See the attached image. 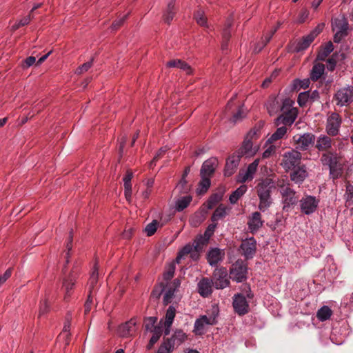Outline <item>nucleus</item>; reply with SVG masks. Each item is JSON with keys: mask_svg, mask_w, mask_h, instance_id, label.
<instances>
[{"mask_svg": "<svg viewBox=\"0 0 353 353\" xmlns=\"http://www.w3.org/2000/svg\"><path fill=\"white\" fill-rule=\"evenodd\" d=\"M256 194L259 199L258 208L262 211H266L272 204V194L276 190L274 181L270 178L261 179L255 187Z\"/></svg>", "mask_w": 353, "mask_h": 353, "instance_id": "1", "label": "nucleus"}, {"mask_svg": "<svg viewBox=\"0 0 353 353\" xmlns=\"http://www.w3.org/2000/svg\"><path fill=\"white\" fill-rule=\"evenodd\" d=\"M294 102L290 99H285L282 102L281 114L275 120V125L279 126L283 124L284 126H290L297 117L296 108H292Z\"/></svg>", "mask_w": 353, "mask_h": 353, "instance_id": "2", "label": "nucleus"}, {"mask_svg": "<svg viewBox=\"0 0 353 353\" xmlns=\"http://www.w3.org/2000/svg\"><path fill=\"white\" fill-rule=\"evenodd\" d=\"M341 157L333 151L324 152L321 157V161L323 165H327L330 169V174L333 179H336L341 175L342 163Z\"/></svg>", "mask_w": 353, "mask_h": 353, "instance_id": "3", "label": "nucleus"}, {"mask_svg": "<svg viewBox=\"0 0 353 353\" xmlns=\"http://www.w3.org/2000/svg\"><path fill=\"white\" fill-rule=\"evenodd\" d=\"M294 145L297 151H306L315 143V135L310 132L293 137Z\"/></svg>", "mask_w": 353, "mask_h": 353, "instance_id": "4", "label": "nucleus"}, {"mask_svg": "<svg viewBox=\"0 0 353 353\" xmlns=\"http://www.w3.org/2000/svg\"><path fill=\"white\" fill-rule=\"evenodd\" d=\"M279 186L281 188V194L283 199V210L288 212L291 206L297 203L298 198L296 196V192L290 188L289 183L279 185Z\"/></svg>", "mask_w": 353, "mask_h": 353, "instance_id": "5", "label": "nucleus"}, {"mask_svg": "<svg viewBox=\"0 0 353 353\" xmlns=\"http://www.w3.org/2000/svg\"><path fill=\"white\" fill-rule=\"evenodd\" d=\"M301 154L296 150H291L285 152L283 156L281 165L283 168L288 171L292 168L301 165Z\"/></svg>", "mask_w": 353, "mask_h": 353, "instance_id": "6", "label": "nucleus"}, {"mask_svg": "<svg viewBox=\"0 0 353 353\" xmlns=\"http://www.w3.org/2000/svg\"><path fill=\"white\" fill-rule=\"evenodd\" d=\"M248 268L243 261L239 259L230 268V277L236 282H242L247 279Z\"/></svg>", "mask_w": 353, "mask_h": 353, "instance_id": "7", "label": "nucleus"}, {"mask_svg": "<svg viewBox=\"0 0 353 353\" xmlns=\"http://www.w3.org/2000/svg\"><path fill=\"white\" fill-rule=\"evenodd\" d=\"M186 338L185 333L181 330H178L174 332L170 338L165 339L161 345L165 346L166 352H172L176 347L183 343Z\"/></svg>", "mask_w": 353, "mask_h": 353, "instance_id": "8", "label": "nucleus"}, {"mask_svg": "<svg viewBox=\"0 0 353 353\" xmlns=\"http://www.w3.org/2000/svg\"><path fill=\"white\" fill-rule=\"evenodd\" d=\"M225 268H216L213 272L212 281L216 289H223L230 284Z\"/></svg>", "mask_w": 353, "mask_h": 353, "instance_id": "9", "label": "nucleus"}, {"mask_svg": "<svg viewBox=\"0 0 353 353\" xmlns=\"http://www.w3.org/2000/svg\"><path fill=\"white\" fill-rule=\"evenodd\" d=\"M299 202L301 212L309 215L316 210L319 203V199L314 196L305 195Z\"/></svg>", "mask_w": 353, "mask_h": 353, "instance_id": "10", "label": "nucleus"}, {"mask_svg": "<svg viewBox=\"0 0 353 353\" xmlns=\"http://www.w3.org/2000/svg\"><path fill=\"white\" fill-rule=\"evenodd\" d=\"M332 101L339 107L347 106L353 101V93L350 89L343 88L338 90L333 97Z\"/></svg>", "mask_w": 353, "mask_h": 353, "instance_id": "11", "label": "nucleus"}, {"mask_svg": "<svg viewBox=\"0 0 353 353\" xmlns=\"http://www.w3.org/2000/svg\"><path fill=\"white\" fill-rule=\"evenodd\" d=\"M232 305L235 312L239 316H243L249 312L250 307L246 297L241 294L234 296Z\"/></svg>", "mask_w": 353, "mask_h": 353, "instance_id": "12", "label": "nucleus"}, {"mask_svg": "<svg viewBox=\"0 0 353 353\" xmlns=\"http://www.w3.org/2000/svg\"><path fill=\"white\" fill-rule=\"evenodd\" d=\"M241 254L248 260L255 255L256 251V241L254 237L243 240L241 244Z\"/></svg>", "mask_w": 353, "mask_h": 353, "instance_id": "13", "label": "nucleus"}, {"mask_svg": "<svg viewBox=\"0 0 353 353\" xmlns=\"http://www.w3.org/2000/svg\"><path fill=\"white\" fill-rule=\"evenodd\" d=\"M341 124V118L339 114L334 112L327 119L326 131L329 136L338 134Z\"/></svg>", "mask_w": 353, "mask_h": 353, "instance_id": "14", "label": "nucleus"}, {"mask_svg": "<svg viewBox=\"0 0 353 353\" xmlns=\"http://www.w3.org/2000/svg\"><path fill=\"white\" fill-rule=\"evenodd\" d=\"M290 170H291L290 174V179L296 184H301L308 175L306 166L304 164H301Z\"/></svg>", "mask_w": 353, "mask_h": 353, "instance_id": "15", "label": "nucleus"}, {"mask_svg": "<svg viewBox=\"0 0 353 353\" xmlns=\"http://www.w3.org/2000/svg\"><path fill=\"white\" fill-rule=\"evenodd\" d=\"M334 140L329 136L325 134H321L317 139H315L314 147L319 152H330L332 149Z\"/></svg>", "mask_w": 353, "mask_h": 353, "instance_id": "16", "label": "nucleus"}, {"mask_svg": "<svg viewBox=\"0 0 353 353\" xmlns=\"http://www.w3.org/2000/svg\"><path fill=\"white\" fill-rule=\"evenodd\" d=\"M217 165L218 161L216 158H210L205 161L201 166L200 175L211 177L214 174Z\"/></svg>", "mask_w": 353, "mask_h": 353, "instance_id": "17", "label": "nucleus"}, {"mask_svg": "<svg viewBox=\"0 0 353 353\" xmlns=\"http://www.w3.org/2000/svg\"><path fill=\"white\" fill-rule=\"evenodd\" d=\"M213 283L209 278L203 277L198 283V292L203 297H208L212 293Z\"/></svg>", "mask_w": 353, "mask_h": 353, "instance_id": "18", "label": "nucleus"}, {"mask_svg": "<svg viewBox=\"0 0 353 353\" xmlns=\"http://www.w3.org/2000/svg\"><path fill=\"white\" fill-rule=\"evenodd\" d=\"M240 159L241 157L236 153H234L232 155L228 157L224 169V174L225 176H230L235 172Z\"/></svg>", "mask_w": 353, "mask_h": 353, "instance_id": "19", "label": "nucleus"}, {"mask_svg": "<svg viewBox=\"0 0 353 353\" xmlns=\"http://www.w3.org/2000/svg\"><path fill=\"white\" fill-rule=\"evenodd\" d=\"M225 256V252L223 250L215 248L211 249L207 255L208 262L211 266H215L218 263L223 261Z\"/></svg>", "mask_w": 353, "mask_h": 353, "instance_id": "20", "label": "nucleus"}, {"mask_svg": "<svg viewBox=\"0 0 353 353\" xmlns=\"http://www.w3.org/2000/svg\"><path fill=\"white\" fill-rule=\"evenodd\" d=\"M263 221L261 219V214L259 212H254L249 218L248 222V228L251 233H256L263 226Z\"/></svg>", "mask_w": 353, "mask_h": 353, "instance_id": "21", "label": "nucleus"}, {"mask_svg": "<svg viewBox=\"0 0 353 353\" xmlns=\"http://www.w3.org/2000/svg\"><path fill=\"white\" fill-rule=\"evenodd\" d=\"M214 325V317H208V316L203 315L196 319L194 323V330L196 333L201 334L205 325Z\"/></svg>", "mask_w": 353, "mask_h": 353, "instance_id": "22", "label": "nucleus"}, {"mask_svg": "<svg viewBox=\"0 0 353 353\" xmlns=\"http://www.w3.org/2000/svg\"><path fill=\"white\" fill-rule=\"evenodd\" d=\"M136 325L135 321L132 319L125 323L121 325L119 327L118 332L123 337H128L132 335L134 332V326Z\"/></svg>", "mask_w": 353, "mask_h": 353, "instance_id": "23", "label": "nucleus"}, {"mask_svg": "<svg viewBox=\"0 0 353 353\" xmlns=\"http://www.w3.org/2000/svg\"><path fill=\"white\" fill-rule=\"evenodd\" d=\"M325 65L322 63L317 62L315 60L314 65L311 70L310 78L312 81H318L324 74Z\"/></svg>", "mask_w": 353, "mask_h": 353, "instance_id": "24", "label": "nucleus"}, {"mask_svg": "<svg viewBox=\"0 0 353 353\" xmlns=\"http://www.w3.org/2000/svg\"><path fill=\"white\" fill-rule=\"evenodd\" d=\"M283 101V100L279 101L276 97L270 98L267 105V110L270 115L272 116L276 114L279 112H281Z\"/></svg>", "mask_w": 353, "mask_h": 353, "instance_id": "25", "label": "nucleus"}, {"mask_svg": "<svg viewBox=\"0 0 353 353\" xmlns=\"http://www.w3.org/2000/svg\"><path fill=\"white\" fill-rule=\"evenodd\" d=\"M252 142L250 139H245L241 145V147L234 153H236L241 158L243 156H251L254 153L252 149Z\"/></svg>", "mask_w": 353, "mask_h": 353, "instance_id": "26", "label": "nucleus"}, {"mask_svg": "<svg viewBox=\"0 0 353 353\" xmlns=\"http://www.w3.org/2000/svg\"><path fill=\"white\" fill-rule=\"evenodd\" d=\"M333 50L334 46L332 43L331 41L326 43L324 46L321 47L316 60L321 61H325Z\"/></svg>", "mask_w": 353, "mask_h": 353, "instance_id": "27", "label": "nucleus"}, {"mask_svg": "<svg viewBox=\"0 0 353 353\" xmlns=\"http://www.w3.org/2000/svg\"><path fill=\"white\" fill-rule=\"evenodd\" d=\"M259 159H255L252 163H250L245 174L243 175L242 178L239 180L241 182H245L248 180H252L253 179V176L257 170V167L259 165Z\"/></svg>", "mask_w": 353, "mask_h": 353, "instance_id": "28", "label": "nucleus"}, {"mask_svg": "<svg viewBox=\"0 0 353 353\" xmlns=\"http://www.w3.org/2000/svg\"><path fill=\"white\" fill-rule=\"evenodd\" d=\"M166 65L169 68H176L185 71L188 74H192L191 67L185 61L180 59H173L168 61Z\"/></svg>", "mask_w": 353, "mask_h": 353, "instance_id": "29", "label": "nucleus"}, {"mask_svg": "<svg viewBox=\"0 0 353 353\" xmlns=\"http://www.w3.org/2000/svg\"><path fill=\"white\" fill-rule=\"evenodd\" d=\"M152 336L148 344V349H151L153 347V345L158 341L160 336H161L163 332V324L161 321H160L159 325L154 327L153 330H152Z\"/></svg>", "mask_w": 353, "mask_h": 353, "instance_id": "30", "label": "nucleus"}, {"mask_svg": "<svg viewBox=\"0 0 353 353\" xmlns=\"http://www.w3.org/2000/svg\"><path fill=\"white\" fill-rule=\"evenodd\" d=\"M314 39L310 34L303 37L296 43L294 50L296 52L307 49Z\"/></svg>", "mask_w": 353, "mask_h": 353, "instance_id": "31", "label": "nucleus"}, {"mask_svg": "<svg viewBox=\"0 0 353 353\" xmlns=\"http://www.w3.org/2000/svg\"><path fill=\"white\" fill-rule=\"evenodd\" d=\"M228 208L226 206L220 204L212 214L211 221L216 223L218 220L224 218L228 214Z\"/></svg>", "mask_w": 353, "mask_h": 353, "instance_id": "32", "label": "nucleus"}, {"mask_svg": "<svg viewBox=\"0 0 353 353\" xmlns=\"http://www.w3.org/2000/svg\"><path fill=\"white\" fill-rule=\"evenodd\" d=\"M192 197L190 195L181 196L176 201L175 208L178 212H181L185 209L192 201Z\"/></svg>", "mask_w": 353, "mask_h": 353, "instance_id": "33", "label": "nucleus"}, {"mask_svg": "<svg viewBox=\"0 0 353 353\" xmlns=\"http://www.w3.org/2000/svg\"><path fill=\"white\" fill-rule=\"evenodd\" d=\"M175 13H176V10L174 8V1L172 0L168 4L167 9L165 10V14H163L164 21L166 23L170 24V22L172 21Z\"/></svg>", "mask_w": 353, "mask_h": 353, "instance_id": "34", "label": "nucleus"}, {"mask_svg": "<svg viewBox=\"0 0 353 353\" xmlns=\"http://www.w3.org/2000/svg\"><path fill=\"white\" fill-rule=\"evenodd\" d=\"M288 131V128L286 126H282L278 128L275 132H274L272 136L268 139V142L270 143H273L281 139H283L286 134Z\"/></svg>", "mask_w": 353, "mask_h": 353, "instance_id": "35", "label": "nucleus"}, {"mask_svg": "<svg viewBox=\"0 0 353 353\" xmlns=\"http://www.w3.org/2000/svg\"><path fill=\"white\" fill-rule=\"evenodd\" d=\"M247 186L242 185L234 191L230 196L229 200L232 204H235L237 201L246 192Z\"/></svg>", "mask_w": 353, "mask_h": 353, "instance_id": "36", "label": "nucleus"}, {"mask_svg": "<svg viewBox=\"0 0 353 353\" xmlns=\"http://www.w3.org/2000/svg\"><path fill=\"white\" fill-rule=\"evenodd\" d=\"M201 180L199 183L197 192L199 194H204L210 186V177L206 176H201Z\"/></svg>", "mask_w": 353, "mask_h": 353, "instance_id": "37", "label": "nucleus"}, {"mask_svg": "<svg viewBox=\"0 0 353 353\" xmlns=\"http://www.w3.org/2000/svg\"><path fill=\"white\" fill-rule=\"evenodd\" d=\"M332 314V310L328 306H323L321 307L317 313L316 317L321 321H325L328 320Z\"/></svg>", "mask_w": 353, "mask_h": 353, "instance_id": "38", "label": "nucleus"}, {"mask_svg": "<svg viewBox=\"0 0 353 353\" xmlns=\"http://www.w3.org/2000/svg\"><path fill=\"white\" fill-rule=\"evenodd\" d=\"M98 275H99V273H98L97 263H95L94 270L90 275V279L88 281L89 291L90 290H92V294H94V293H95L94 288H95V286L98 281Z\"/></svg>", "mask_w": 353, "mask_h": 353, "instance_id": "39", "label": "nucleus"}, {"mask_svg": "<svg viewBox=\"0 0 353 353\" xmlns=\"http://www.w3.org/2000/svg\"><path fill=\"white\" fill-rule=\"evenodd\" d=\"M176 315V309L174 306L170 305L168 308L165 314V320L163 323L164 325L171 327Z\"/></svg>", "mask_w": 353, "mask_h": 353, "instance_id": "40", "label": "nucleus"}, {"mask_svg": "<svg viewBox=\"0 0 353 353\" xmlns=\"http://www.w3.org/2000/svg\"><path fill=\"white\" fill-rule=\"evenodd\" d=\"M208 241L209 239L204 234L198 236L193 243L194 249L196 250H202L204 245H207Z\"/></svg>", "mask_w": 353, "mask_h": 353, "instance_id": "41", "label": "nucleus"}, {"mask_svg": "<svg viewBox=\"0 0 353 353\" xmlns=\"http://www.w3.org/2000/svg\"><path fill=\"white\" fill-rule=\"evenodd\" d=\"M164 223L160 224V223L157 220H153L151 223H148L146 225L145 228V232H146L148 236H151L156 232L159 225L162 227Z\"/></svg>", "mask_w": 353, "mask_h": 353, "instance_id": "42", "label": "nucleus"}, {"mask_svg": "<svg viewBox=\"0 0 353 353\" xmlns=\"http://www.w3.org/2000/svg\"><path fill=\"white\" fill-rule=\"evenodd\" d=\"M233 19L231 18H228L225 22V28L223 30L222 37L223 39L225 41V42H229L231 34H230V28L232 25Z\"/></svg>", "mask_w": 353, "mask_h": 353, "instance_id": "43", "label": "nucleus"}, {"mask_svg": "<svg viewBox=\"0 0 353 353\" xmlns=\"http://www.w3.org/2000/svg\"><path fill=\"white\" fill-rule=\"evenodd\" d=\"M347 34V24L343 23L341 26L339 30L335 33L334 36V41L335 43H339Z\"/></svg>", "mask_w": 353, "mask_h": 353, "instance_id": "44", "label": "nucleus"}, {"mask_svg": "<svg viewBox=\"0 0 353 353\" xmlns=\"http://www.w3.org/2000/svg\"><path fill=\"white\" fill-rule=\"evenodd\" d=\"M175 190L178 191L180 194H185L188 192L190 187L188 185V181L184 179V177H181L180 181L176 186Z\"/></svg>", "mask_w": 353, "mask_h": 353, "instance_id": "45", "label": "nucleus"}, {"mask_svg": "<svg viewBox=\"0 0 353 353\" xmlns=\"http://www.w3.org/2000/svg\"><path fill=\"white\" fill-rule=\"evenodd\" d=\"M175 272V265L174 263H170L166 271L163 274V279L166 281H170L174 276Z\"/></svg>", "mask_w": 353, "mask_h": 353, "instance_id": "46", "label": "nucleus"}, {"mask_svg": "<svg viewBox=\"0 0 353 353\" xmlns=\"http://www.w3.org/2000/svg\"><path fill=\"white\" fill-rule=\"evenodd\" d=\"M194 19L198 24H199L201 26H206L207 20L205 17L204 16V13L202 10H198L194 14Z\"/></svg>", "mask_w": 353, "mask_h": 353, "instance_id": "47", "label": "nucleus"}, {"mask_svg": "<svg viewBox=\"0 0 353 353\" xmlns=\"http://www.w3.org/2000/svg\"><path fill=\"white\" fill-rule=\"evenodd\" d=\"M49 312V304L46 300L40 302L39 309V316H41Z\"/></svg>", "mask_w": 353, "mask_h": 353, "instance_id": "48", "label": "nucleus"}, {"mask_svg": "<svg viewBox=\"0 0 353 353\" xmlns=\"http://www.w3.org/2000/svg\"><path fill=\"white\" fill-rule=\"evenodd\" d=\"M157 319L156 317H148L145 320V327L147 330H150L152 332L153 330L154 327H157V325H154Z\"/></svg>", "mask_w": 353, "mask_h": 353, "instance_id": "49", "label": "nucleus"}, {"mask_svg": "<svg viewBox=\"0 0 353 353\" xmlns=\"http://www.w3.org/2000/svg\"><path fill=\"white\" fill-rule=\"evenodd\" d=\"M245 111L243 109L242 107H240L238 111L233 114L232 120L233 122H236L238 121L241 120L243 117H245Z\"/></svg>", "mask_w": 353, "mask_h": 353, "instance_id": "50", "label": "nucleus"}, {"mask_svg": "<svg viewBox=\"0 0 353 353\" xmlns=\"http://www.w3.org/2000/svg\"><path fill=\"white\" fill-rule=\"evenodd\" d=\"M92 59L86 63H84L83 65H81L80 67H79L77 70L76 73L81 74L86 71H88L91 66L92 65Z\"/></svg>", "mask_w": 353, "mask_h": 353, "instance_id": "51", "label": "nucleus"}, {"mask_svg": "<svg viewBox=\"0 0 353 353\" xmlns=\"http://www.w3.org/2000/svg\"><path fill=\"white\" fill-rule=\"evenodd\" d=\"M93 296L94 294H92V290H90L88 299L85 303V313L86 314L90 312L91 310V305L93 303Z\"/></svg>", "mask_w": 353, "mask_h": 353, "instance_id": "52", "label": "nucleus"}, {"mask_svg": "<svg viewBox=\"0 0 353 353\" xmlns=\"http://www.w3.org/2000/svg\"><path fill=\"white\" fill-rule=\"evenodd\" d=\"M194 250V244L191 245H186L183 247V248L179 252V255L177 256L176 260L178 261L180 257L184 255L190 254L192 251Z\"/></svg>", "mask_w": 353, "mask_h": 353, "instance_id": "53", "label": "nucleus"}, {"mask_svg": "<svg viewBox=\"0 0 353 353\" xmlns=\"http://www.w3.org/2000/svg\"><path fill=\"white\" fill-rule=\"evenodd\" d=\"M36 62V58L34 57L30 56L26 58L22 63L21 67L23 69L28 68L32 66Z\"/></svg>", "mask_w": 353, "mask_h": 353, "instance_id": "54", "label": "nucleus"}, {"mask_svg": "<svg viewBox=\"0 0 353 353\" xmlns=\"http://www.w3.org/2000/svg\"><path fill=\"white\" fill-rule=\"evenodd\" d=\"M346 201L350 203H353V186L351 185H347L346 188Z\"/></svg>", "mask_w": 353, "mask_h": 353, "instance_id": "55", "label": "nucleus"}, {"mask_svg": "<svg viewBox=\"0 0 353 353\" xmlns=\"http://www.w3.org/2000/svg\"><path fill=\"white\" fill-rule=\"evenodd\" d=\"M216 225H217L215 222L210 224L203 234L210 239V237L213 235Z\"/></svg>", "mask_w": 353, "mask_h": 353, "instance_id": "56", "label": "nucleus"}, {"mask_svg": "<svg viewBox=\"0 0 353 353\" xmlns=\"http://www.w3.org/2000/svg\"><path fill=\"white\" fill-rule=\"evenodd\" d=\"M307 100H310L308 92H302L299 94L298 97V103L300 106L304 105L305 103L307 101Z\"/></svg>", "mask_w": 353, "mask_h": 353, "instance_id": "57", "label": "nucleus"}, {"mask_svg": "<svg viewBox=\"0 0 353 353\" xmlns=\"http://www.w3.org/2000/svg\"><path fill=\"white\" fill-rule=\"evenodd\" d=\"M323 28L324 23H320L309 34L314 39L323 31Z\"/></svg>", "mask_w": 353, "mask_h": 353, "instance_id": "58", "label": "nucleus"}, {"mask_svg": "<svg viewBox=\"0 0 353 353\" xmlns=\"http://www.w3.org/2000/svg\"><path fill=\"white\" fill-rule=\"evenodd\" d=\"M128 14H127L125 16H123L122 18L119 19V20L114 21L112 25V29L114 30H116L119 27H121L123 24V23L126 20V19L128 18Z\"/></svg>", "mask_w": 353, "mask_h": 353, "instance_id": "59", "label": "nucleus"}, {"mask_svg": "<svg viewBox=\"0 0 353 353\" xmlns=\"http://www.w3.org/2000/svg\"><path fill=\"white\" fill-rule=\"evenodd\" d=\"M174 292L173 290H170L168 288L167 292H165L164 296H163V302L165 304H168L171 302V300L174 296Z\"/></svg>", "mask_w": 353, "mask_h": 353, "instance_id": "60", "label": "nucleus"}, {"mask_svg": "<svg viewBox=\"0 0 353 353\" xmlns=\"http://www.w3.org/2000/svg\"><path fill=\"white\" fill-rule=\"evenodd\" d=\"M276 146L270 145L263 153L262 157L264 159L270 157L273 153L275 152Z\"/></svg>", "mask_w": 353, "mask_h": 353, "instance_id": "61", "label": "nucleus"}, {"mask_svg": "<svg viewBox=\"0 0 353 353\" xmlns=\"http://www.w3.org/2000/svg\"><path fill=\"white\" fill-rule=\"evenodd\" d=\"M208 199L210 200V203L216 205L222 199V194L219 193H214Z\"/></svg>", "mask_w": 353, "mask_h": 353, "instance_id": "62", "label": "nucleus"}, {"mask_svg": "<svg viewBox=\"0 0 353 353\" xmlns=\"http://www.w3.org/2000/svg\"><path fill=\"white\" fill-rule=\"evenodd\" d=\"M335 54H333L330 58H329L327 61V69L330 71H333L335 69L336 65V60L335 59Z\"/></svg>", "mask_w": 353, "mask_h": 353, "instance_id": "63", "label": "nucleus"}, {"mask_svg": "<svg viewBox=\"0 0 353 353\" xmlns=\"http://www.w3.org/2000/svg\"><path fill=\"white\" fill-rule=\"evenodd\" d=\"M75 279H76V273L74 271H72L70 273V276H68V287H67L68 291L69 290V289H71L72 287L74 285Z\"/></svg>", "mask_w": 353, "mask_h": 353, "instance_id": "64", "label": "nucleus"}]
</instances>
